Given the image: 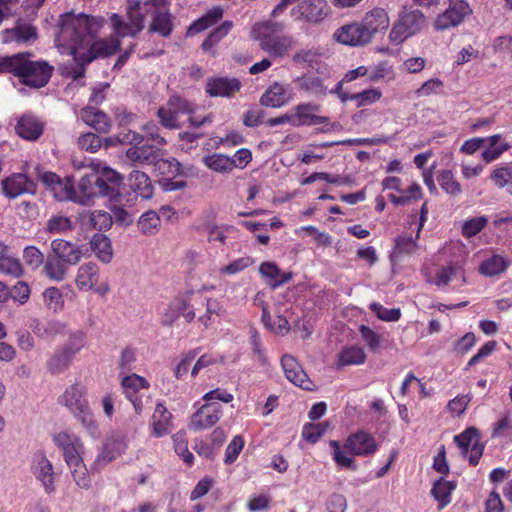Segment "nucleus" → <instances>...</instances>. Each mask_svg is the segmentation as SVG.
<instances>
[{
    "mask_svg": "<svg viewBox=\"0 0 512 512\" xmlns=\"http://www.w3.org/2000/svg\"><path fill=\"white\" fill-rule=\"evenodd\" d=\"M432 282L438 287L453 283V288H460L467 283L465 269L460 262H451L436 272Z\"/></svg>",
    "mask_w": 512,
    "mask_h": 512,
    "instance_id": "obj_16",
    "label": "nucleus"
},
{
    "mask_svg": "<svg viewBox=\"0 0 512 512\" xmlns=\"http://www.w3.org/2000/svg\"><path fill=\"white\" fill-rule=\"evenodd\" d=\"M491 180L498 188H504L512 183V167L503 165L495 168L490 175Z\"/></svg>",
    "mask_w": 512,
    "mask_h": 512,
    "instance_id": "obj_59",
    "label": "nucleus"
},
{
    "mask_svg": "<svg viewBox=\"0 0 512 512\" xmlns=\"http://www.w3.org/2000/svg\"><path fill=\"white\" fill-rule=\"evenodd\" d=\"M69 266L71 265L50 253L43 264V273L51 281L61 282L67 276Z\"/></svg>",
    "mask_w": 512,
    "mask_h": 512,
    "instance_id": "obj_35",
    "label": "nucleus"
},
{
    "mask_svg": "<svg viewBox=\"0 0 512 512\" xmlns=\"http://www.w3.org/2000/svg\"><path fill=\"white\" fill-rule=\"evenodd\" d=\"M124 446L125 445L123 441L112 443L111 436L107 438L102 449L99 451L94 460L93 468L99 470L106 466L108 463L114 460L118 454H120L123 451Z\"/></svg>",
    "mask_w": 512,
    "mask_h": 512,
    "instance_id": "obj_37",
    "label": "nucleus"
},
{
    "mask_svg": "<svg viewBox=\"0 0 512 512\" xmlns=\"http://www.w3.org/2000/svg\"><path fill=\"white\" fill-rule=\"evenodd\" d=\"M329 424L327 422L316 424H305L302 429V437L309 443H316L320 437L326 432Z\"/></svg>",
    "mask_w": 512,
    "mask_h": 512,
    "instance_id": "obj_58",
    "label": "nucleus"
},
{
    "mask_svg": "<svg viewBox=\"0 0 512 512\" xmlns=\"http://www.w3.org/2000/svg\"><path fill=\"white\" fill-rule=\"evenodd\" d=\"M79 146L90 153L97 152L102 147V139L94 133H86L79 137Z\"/></svg>",
    "mask_w": 512,
    "mask_h": 512,
    "instance_id": "obj_64",
    "label": "nucleus"
},
{
    "mask_svg": "<svg viewBox=\"0 0 512 512\" xmlns=\"http://www.w3.org/2000/svg\"><path fill=\"white\" fill-rule=\"evenodd\" d=\"M437 181L441 189L452 197H457L462 193V186L451 170L444 169L439 171Z\"/></svg>",
    "mask_w": 512,
    "mask_h": 512,
    "instance_id": "obj_45",
    "label": "nucleus"
},
{
    "mask_svg": "<svg viewBox=\"0 0 512 512\" xmlns=\"http://www.w3.org/2000/svg\"><path fill=\"white\" fill-rule=\"evenodd\" d=\"M126 157L133 166L156 164L160 170L168 169L172 175L181 174V164L176 159L158 160V151L153 145L132 143Z\"/></svg>",
    "mask_w": 512,
    "mask_h": 512,
    "instance_id": "obj_7",
    "label": "nucleus"
},
{
    "mask_svg": "<svg viewBox=\"0 0 512 512\" xmlns=\"http://www.w3.org/2000/svg\"><path fill=\"white\" fill-rule=\"evenodd\" d=\"M424 23V15L420 11L404 14L393 26L389 38L394 44H400L420 31Z\"/></svg>",
    "mask_w": 512,
    "mask_h": 512,
    "instance_id": "obj_12",
    "label": "nucleus"
},
{
    "mask_svg": "<svg viewBox=\"0 0 512 512\" xmlns=\"http://www.w3.org/2000/svg\"><path fill=\"white\" fill-rule=\"evenodd\" d=\"M75 485L83 490H89L92 480L84 458L67 465Z\"/></svg>",
    "mask_w": 512,
    "mask_h": 512,
    "instance_id": "obj_41",
    "label": "nucleus"
},
{
    "mask_svg": "<svg viewBox=\"0 0 512 512\" xmlns=\"http://www.w3.org/2000/svg\"><path fill=\"white\" fill-rule=\"evenodd\" d=\"M0 273L18 278L23 274V268L19 260L4 254L0 257Z\"/></svg>",
    "mask_w": 512,
    "mask_h": 512,
    "instance_id": "obj_55",
    "label": "nucleus"
},
{
    "mask_svg": "<svg viewBox=\"0 0 512 512\" xmlns=\"http://www.w3.org/2000/svg\"><path fill=\"white\" fill-rule=\"evenodd\" d=\"M81 119L99 133H108L111 128V121L108 116L94 106H87L80 112Z\"/></svg>",
    "mask_w": 512,
    "mask_h": 512,
    "instance_id": "obj_33",
    "label": "nucleus"
},
{
    "mask_svg": "<svg viewBox=\"0 0 512 512\" xmlns=\"http://www.w3.org/2000/svg\"><path fill=\"white\" fill-rule=\"evenodd\" d=\"M173 416L162 402H158L151 419V427L156 437H162L170 433L173 427Z\"/></svg>",
    "mask_w": 512,
    "mask_h": 512,
    "instance_id": "obj_31",
    "label": "nucleus"
},
{
    "mask_svg": "<svg viewBox=\"0 0 512 512\" xmlns=\"http://www.w3.org/2000/svg\"><path fill=\"white\" fill-rule=\"evenodd\" d=\"M58 402L65 406L80 421L82 427L90 436L93 438L98 437V425L90 410L84 389L81 386H69L59 397Z\"/></svg>",
    "mask_w": 512,
    "mask_h": 512,
    "instance_id": "obj_6",
    "label": "nucleus"
},
{
    "mask_svg": "<svg viewBox=\"0 0 512 512\" xmlns=\"http://www.w3.org/2000/svg\"><path fill=\"white\" fill-rule=\"evenodd\" d=\"M143 141V136L134 132L127 131L126 133H121L117 136L107 137L102 140V146L104 147H115L120 144H132L137 143L140 144Z\"/></svg>",
    "mask_w": 512,
    "mask_h": 512,
    "instance_id": "obj_51",
    "label": "nucleus"
},
{
    "mask_svg": "<svg viewBox=\"0 0 512 512\" xmlns=\"http://www.w3.org/2000/svg\"><path fill=\"white\" fill-rule=\"evenodd\" d=\"M509 266V261L501 255H493L483 261L479 266V272L487 277H493L503 273Z\"/></svg>",
    "mask_w": 512,
    "mask_h": 512,
    "instance_id": "obj_43",
    "label": "nucleus"
},
{
    "mask_svg": "<svg viewBox=\"0 0 512 512\" xmlns=\"http://www.w3.org/2000/svg\"><path fill=\"white\" fill-rule=\"evenodd\" d=\"M454 489L455 485L444 479H440L434 483L431 493L439 503V510H442L451 502V493Z\"/></svg>",
    "mask_w": 512,
    "mask_h": 512,
    "instance_id": "obj_44",
    "label": "nucleus"
},
{
    "mask_svg": "<svg viewBox=\"0 0 512 512\" xmlns=\"http://www.w3.org/2000/svg\"><path fill=\"white\" fill-rule=\"evenodd\" d=\"M334 37L339 43L348 46H364L370 42L368 33L360 22L343 25L336 30Z\"/></svg>",
    "mask_w": 512,
    "mask_h": 512,
    "instance_id": "obj_20",
    "label": "nucleus"
},
{
    "mask_svg": "<svg viewBox=\"0 0 512 512\" xmlns=\"http://www.w3.org/2000/svg\"><path fill=\"white\" fill-rule=\"evenodd\" d=\"M298 1L299 0H281L273 9L272 16L276 17L280 15L288 6ZM326 9V0H302L291 10V15L297 20L305 19L307 21L317 22L324 18Z\"/></svg>",
    "mask_w": 512,
    "mask_h": 512,
    "instance_id": "obj_9",
    "label": "nucleus"
},
{
    "mask_svg": "<svg viewBox=\"0 0 512 512\" xmlns=\"http://www.w3.org/2000/svg\"><path fill=\"white\" fill-rule=\"evenodd\" d=\"M320 106L314 103H300L293 108L297 127L313 126L328 122V117L317 115Z\"/></svg>",
    "mask_w": 512,
    "mask_h": 512,
    "instance_id": "obj_27",
    "label": "nucleus"
},
{
    "mask_svg": "<svg viewBox=\"0 0 512 512\" xmlns=\"http://www.w3.org/2000/svg\"><path fill=\"white\" fill-rule=\"evenodd\" d=\"M448 8L434 22L436 30L444 31L461 24L472 10L466 0H447Z\"/></svg>",
    "mask_w": 512,
    "mask_h": 512,
    "instance_id": "obj_11",
    "label": "nucleus"
},
{
    "mask_svg": "<svg viewBox=\"0 0 512 512\" xmlns=\"http://www.w3.org/2000/svg\"><path fill=\"white\" fill-rule=\"evenodd\" d=\"M454 441L462 449V453L466 456L469 452V448L474 447L475 444H479V433L474 427L466 429L464 432L456 435Z\"/></svg>",
    "mask_w": 512,
    "mask_h": 512,
    "instance_id": "obj_50",
    "label": "nucleus"
},
{
    "mask_svg": "<svg viewBox=\"0 0 512 512\" xmlns=\"http://www.w3.org/2000/svg\"><path fill=\"white\" fill-rule=\"evenodd\" d=\"M203 163L209 169L219 173H225L232 170L230 157L224 154L214 153L207 155L203 158Z\"/></svg>",
    "mask_w": 512,
    "mask_h": 512,
    "instance_id": "obj_48",
    "label": "nucleus"
},
{
    "mask_svg": "<svg viewBox=\"0 0 512 512\" xmlns=\"http://www.w3.org/2000/svg\"><path fill=\"white\" fill-rule=\"evenodd\" d=\"M344 448L355 456H370L377 451L378 444L371 434L358 431L347 438Z\"/></svg>",
    "mask_w": 512,
    "mask_h": 512,
    "instance_id": "obj_17",
    "label": "nucleus"
},
{
    "mask_svg": "<svg viewBox=\"0 0 512 512\" xmlns=\"http://www.w3.org/2000/svg\"><path fill=\"white\" fill-rule=\"evenodd\" d=\"M100 280V268L94 262L79 266L75 276V285L79 291L87 292L95 288Z\"/></svg>",
    "mask_w": 512,
    "mask_h": 512,
    "instance_id": "obj_26",
    "label": "nucleus"
},
{
    "mask_svg": "<svg viewBox=\"0 0 512 512\" xmlns=\"http://www.w3.org/2000/svg\"><path fill=\"white\" fill-rule=\"evenodd\" d=\"M419 237L412 238L411 236H400L395 240V248L393 256L399 258L405 254H412L417 249V239Z\"/></svg>",
    "mask_w": 512,
    "mask_h": 512,
    "instance_id": "obj_56",
    "label": "nucleus"
},
{
    "mask_svg": "<svg viewBox=\"0 0 512 512\" xmlns=\"http://www.w3.org/2000/svg\"><path fill=\"white\" fill-rule=\"evenodd\" d=\"M91 249L96 257L104 264H108L113 259V248L110 239L104 235L97 233L90 241Z\"/></svg>",
    "mask_w": 512,
    "mask_h": 512,
    "instance_id": "obj_39",
    "label": "nucleus"
},
{
    "mask_svg": "<svg viewBox=\"0 0 512 512\" xmlns=\"http://www.w3.org/2000/svg\"><path fill=\"white\" fill-rule=\"evenodd\" d=\"M52 442L61 452L66 466L84 458L85 446L77 434L61 430L52 435Z\"/></svg>",
    "mask_w": 512,
    "mask_h": 512,
    "instance_id": "obj_10",
    "label": "nucleus"
},
{
    "mask_svg": "<svg viewBox=\"0 0 512 512\" xmlns=\"http://www.w3.org/2000/svg\"><path fill=\"white\" fill-rule=\"evenodd\" d=\"M40 179L56 200L75 202V185L71 178L61 179L53 172H44Z\"/></svg>",
    "mask_w": 512,
    "mask_h": 512,
    "instance_id": "obj_14",
    "label": "nucleus"
},
{
    "mask_svg": "<svg viewBox=\"0 0 512 512\" xmlns=\"http://www.w3.org/2000/svg\"><path fill=\"white\" fill-rule=\"evenodd\" d=\"M293 99L289 85L273 82L260 98V104L265 107L280 108Z\"/></svg>",
    "mask_w": 512,
    "mask_h": 512,
    "instance_id": "obj_21",
    "label": "nucleus"
},
{
    "mask_svg": "<svg viewBox=\"0 0 512 512\" xmlns=\"http://www.w3.org/2000/svg\"><path fill=\"white\" fill-rule=\"evenodd\" d=\"M260 275L267 279L273 288L287 283L292 275L291 273H281L278 266L273 262H263L259 266Z\"/></svg>",
    "mask_w": 512,
    "mask_h": 512,
    "instance_id": "obj_40",
    "label": "nucleus"
},
{
    "mask_svg": "<svg viewBox=\"0 0 512 512\" xmlns=\"http://www.w3.org/2000/svg\"><path fill=\"white\" fill-rule=\"evenodd\" d=\"M3 194L15 199L23 194H35L36 184L24 173L12 174L1 181Z\"/></svg>",
    "mask_w": 512,
    "mask_h": 512,
    "instance_id": "obj_15",
    "label": "nucleus"
},
{
    "mask_svg": "<svg viewBox=\"0 0 512 512\" xmlns=\"http://www.w3.org/2000/svg\"><path fill=\"white\" fill-rule=\"evenodd\" d=\"M190 308L189 295H179L175 297L161 312L160 322L163 326L173 325L182 312Z\"/></svg>",
    "mask_w": 512,
    "mask_h": 512,
    "instance_id": "obj_30",
    "label": "nucleus"
},
{
    "mask_svg": "<svg viewBox=\"0 0 512 512\" xmlns=\"http://www.w3.org/2000/svg\"><path fill=\"white\" fill-rule=\"evenodd\" d=\"M170 6V0H135L127 8V20L118 14L110 16L113 32L120 36L135 37L144 29L145 13Z\"/></svg>",
    "mask_w": 512,
    "mask_h": 512,
    "instance_id": "obj_5",
    "label": "nucleus"
},
{
    "mask_svg": "<svg viewBox=\"0 0 512 512\" xmlns=\"http://www.w3.org/2000/svg\"><path fill=\"white\" fill-rule=\"evenodd\" d=\"M121 385L126 397H129V395H137L140 389H148L150 386L149 382L144 377L137 374L124 377L121 381Z\"/></svg>",
    "mask_w": 512,
    "mask_h": 512,
    "instance_id": "obj_49",
    "label": "nucleus"
},
{
    "mask_svg": "<svg viewBox=\"0 0 512 512\" xmlns=\"http://www.w3.org/2000/svg\"><path fill=\"white\" fill-rule=\"evenodd\" d=\"M222 406L217 402L203 404L190 418L188 427L192 431H201L214 426L222 417Z\"/></svg>",
    "mask_w": 512,
    "mask_h": 512,
    "instance_id": "obj_13",
    "label": "nucleus"
},
{
    "mask_svg": "<svg viewBox=\"0 0 512 512\" xmlns=\"http://www.w3.org/2000/svg\"><path fill=\"white\" fill-rule=\"evenodd\" d=\"M370 309L383 321H397L401 317V311L398 308L388 309L379 303H372Z\"/></svg>",
    "mask_w": 512,
    "mask_h": 512,
    "instance_id": "obj_63",
    "label": "nucleus"
},
{
    "mask_svg": "<svg viewBox=\"0 0 512 512\" xmlns=\"http://www.w3.org/2000/svg\"><path fill=\"white\" fill-rule=\"evenodd\" d=\"M103 18L86 14H66L61 17L55 44L61 54H69L76 61L89 64L98 57L114 54L122 36L94 41V34L102 27Z\"/></svg>",
    "mask_w": 512,
    "mask_h": 512,
    "instance_id": "obj_1",
    "label": "nucleus"
},
{
    "mask_svg": "<svg viewBox=\"0 0 512 512\" xmlns=\"http://www.w3.org/2000/svg\"><path fill=\"white\" fill-rule=\"evenodd\" d=\"M166 104L169 106V109H172L176 112V114H188L192 115L195 112V106L186 98L173 94L169 97Z\"/></svg>",
    "mask_w": 512,
    "mask_h": 512,
    "instance_id": "obj_54",
    "label": "nucleus"
},
{
    "mask_svg": "<svg viewBox=\"0 0 512 512\" xmlns=\"http://www.w3.org/2000/svg\"><path fill=\"white\" fill-rule=\"evenodd\" d=\"M282 23L264 21L256 23L251 31L252 37L259 42L260 49L271 58H284L295 46L292 36L281 33Z\"/></svg>",
    "mask_w": 512,
    "mask_h": 512,
    "instance_id": "obj_4",
    "label": "nucleus"
},
{
    "mask_svg": "<svg viewBox=\"0 0 512 512\" xmlns=\"http://www.w3.org/2000/svg\"><path fill=\"white\" fill-rule=\"evenodd\" d=\"M42 297L44 306L48 311L57 313L63 310L65 301L59 288L54 286L46 288L42 293Z\"/></svg>",
    "mask_w": 512,
    "mask_h": 512,
    "instance_id": "obj_46",
    "label": "nucleus"
},
{
    "mask_svg": "<svg viewBox=\"0 0 512 512\" xmlns=\"http://www.w3.org/2000/svg\"><path fill=\"white\" fill-rule=\"evenodd\" d=\"M80 221L86 228L99 231L107 230L112 226V216L110 213L101 210L83 212L80 214Z\"/></svg>",
    "mask_w": 512,
    "mask_h": 512,
    "instance_id": "obj_34",
    "label": "nucleus"
},
{
    "mask_svg": "<svg viewBox=\"0 0 512 512\" xmlns=\"http://www.w3.org/2000/svg\"><path fill=\"white\" fill-rule=\"evenodd\" d=\"M121 182L120 174L109 167L84 175L77 188L75 187V202L86 205L92 199L100 196L113 199L119 195Z\"/></svg>",
    "mask_w": 512,
    "mask_h": 512,
    "instance_id": "obj_3",
    "label": "nucleus"
},
{
    "mask_svg": "<svg viewBox=\"0 0 512 512\" xmlns=\"http://www.w3.org/2000/svg\"><path fill=\"white\" fill-rule=\"evenodd\" d=\"M241 87V82L234 77H210L206 81L205 92L210 97L231 98L240 91Z\"/></svg>",
    "mask_w": 512,
    "mask_h": 512,
    "instance_id": "obj_18",
    "label": "nucleus"
},
{
    "mask_svg": "<svg viewBox=\"0 0 512 512\" xmlns=\"http://www.w3.org/2000/svg\"><path fill=\"white\" fill-rule=\"evenodd\" d=\"M254 263V260L251 257L245 256L237 258L233 261H231L228 265H225L220 268L219 272L221 274L226 275H235L242 271H244L246 268L250 267Z\"/></svg>",
    "mask_w": 512,
    "mask_h": 512,
    "instance_id": "obj_60",
    "label": "nucleus"
},
{
    "mask_svg": "<svg viewBox=\"0 0 512 512\" xmlns=\"http://www.w3.org/2000/svg\"><path fill=\"white\" fill-rule=\"evenodd\" d=\"M366 361L364 349L358 345L344 347L338 354L337 367L342 368L351 365H361Z\"/></svg>",
    "mask_w": 512,
    "mask_h": 512,
    "instance_id": "obj_38",
    "label": "nucleus"
},
{
    "mask_svg": "<svg viewBox=\"0 0 512 512\" xmlns=\"http://www.w3.org/2000/svg\"><path fill=\"white\" fill-rule=\"evenodd\" d=\"M360 23L368 33L370 41L376 33L387 30L390 25L388 14L382 8H375L367 12Z\"/></svg>",
    "mask_w": 512,
    "mask_h": 512,
    "instance_id": "obj_29",
    "label": "nucleus"
},
{
    "mask_svg": "<svg viewBox=\"0 0 512 512\" xmlns=\"http://www.w3.org/2000/svg\"><path fill=\"white\" fill-rule=\"evenodd\" d=\"M70 218L63 215H53L46 222V230L51 234H62L72 230Z\"/></svg>",
    "mask_w": 512,
    "mask_h": 512,
    "instance_id": "obj_53",
    "label": "nucleus"
},
{
    "mask_svg": "<svg viewBox=\"0 0 512 512\" xmlns=\"http://www.w3.org/2000/svg\"><path fill=\"white\" fill-rule=\"evenodd\" d=\"M170 6L159 8L151 13L149 33L159 34L161 37H169L174 29V16L170 12Z\"/></svg>",
    "mask_w": 512,
    "mask_h": 512,
    "instance_id": "obj_24",
    "label": "nucleus"
},
{
    "mask_svg": "<svg viewBox=\"0 0 512 512\" xmlns=\"http://www.w3.org/2000/svg\"><path fill=\"white\" fill-rule=\"evenodd\" d=\"M84 345V333L77 332L72 334L69 340L66 343H64L60 348L55 350L53 355L48 359V371L53 375H57L66 371L71 365L74 356L80 352Z\"/></svg>",
    "mask_w": 512,
    "mask_h": 512,
    "instance_id": "obj_8",
    "label": "nucleus"
},
{
    "mask_svg": "<svg viewBox=\"0 0 512 512\" xmlns=\"http://www.w3.org/2000/svg\"><path fill=\"white\" fill-rule=\"evenodd\" d=\"M172 438L176 454L180 456L186 464L192 465L194 461V456L188 449V442L185 438V434L178 432L175 435H173Z\"/></svg>",
    "mask_w": 512,
    "mask_h": 512,
    "instance_id": "obj_57",
    "label": "nucleus"
},
{
    "mask_svg": "<svg viewBox=\"0 0 512 512\" xmlns=\"http://www.w3.org/2000/svg\"><path fill=\"white\" fill-rule=\"evenodd\" d=\"M223 13L224 10L221 6H214L213 8L209 9L204 16L196 20L189 27L188 32L190 34H197L206 30L208 27L218 22L223 17Z\"/></svg>",
    "mask_w": 512,
    "mask_h": 512,
    "instance_id": "obj_42",
    "label": "nucleus"
},
{
    "mask_svg": "<svg viewBox=\"0 0 512 512\" xmlns=\"http://www.w3.org/2000/svg\"><path fill=\"white\" fill-rule=\"evenodd\" d=\"M30 53H16L0 58V73H11L30 88L46 86L54 71L53 65L45 60H31Z\"/></svg>",
    "mask_w": 512,
    "mask_h": 512,
    "instance_id": "obj_2",
    "label": "nucleus"
},
{
    "mask_svg": "<svg viewBox=\"0 0 512 512\" xmlns=\"http://www.w3.org/2000/svg\"><path fill=\"white\" fill-rule=\"evenodd\" d=\"M130 189L144 200L151 199L154 193V188L149 176L139 170H133L128 177Z\"/></svg>",
    "mask_w": 512,
    "mask_h": 512,
    "instance_id": "obj_32",
    "label": "nucleus"
},
{
    "mask_svg": "<svg viewBox=\"0 0 512 512\" xmlns=\"http://www.w3.org/2000/svg\"><path fill=\"white\" fill-rule=\"evenodd\" d=\"M488 147L482 151L481 157L486 163H491L511 148V145L506 142L500 134H495L486 137Z\"/></svg>",
    "mask_w": 512,
    "mask_h": 512,
    "instance_id": "obj_36",
    "label": "nucleus"
},
{
    "mask_svg": "<svg viewBox=\"0 0 512 512\" xmlns=\"http://www.w3.org/2000/svg\"><path fill=\"white\" fill-rule=\"evenodd\" d=\"M52 255L74 266L82 259V251L79 246L64 239H55L51 242Z\"/></svg>",
    "mask_w": 512,
    "mask_h": 512,
    "instance_id": "obj_28",
    "label": "nucleus"
},
{
    "mask_svg": "<svg viewBox=\"0 0 512 512\" xmlns=\"http://www.w3.org/2000/svg\"><path fill=\"white\" fill-rule=\"evenodd\" d=\"M281 366L288 381L305 390L311 389V381L297 360L291 355H283Z\"/></svg>",
    "mask_w": 512,
    "mask_h": 512,
    "instance_id": "obj_23",
    "label": "nucleus"
},
{
    "mask_svg": "<svg viewBox=\"0 0 512 512\" xmlns=\"http://www.w3.org/2000/svg\"><path fill=\"white\" fill-rule=\"evenodd\" d=\"M44 123L35 115L26 113L22 115L15 126L19 137L28 141L37 140L43 133Z\"/></svg>",
    "mask_w": 512,
    "mask_h": 512,
    "instance_id": "obj_25",
    "label": "nucleus"
},
{
    "mask_svg": "<svg viewBox=\"0 0 512 512\" xmlns=\"http://www.w3.org/2000/svg\"><path fill=\"white\" fill-rule=\"evenodd\" d=\"M157 116L163 127L168 129L179 128L178 114L172 109H169L167 104L158 109Z\"/></svg>",
    "mask_w": 512,
    "mask_h": 512,
    "instance_id": "obj_62",
    "label": "nucleus"
},
{
    "mask_svg": "<svg viewBox=\"0 0 512 512\" xmlns=\"http://www.w3.org/2000/svg\"><path fill=\"white\" fill-rule=\"evenodd\" d=\"M233 23L231 21H224L220 26L210 32L208 37L202 43V49L209 51L216 45L222 38H224L232 29Z\"/></svg>",
    "mask_w": 512,
    "mask_h": 512,
    "instance_id": "obj_52",
    "label": "nucleus"
},
{
    "mask_svg": "<svg viewBox=\"0 0 512 512\" xmlns=\"http://www.w3.org/2000/svg\"><path fill=\"white\" fill-rule=\"evenodd\" d=\"M2 42L5 44H31L38 38L37 29L30 23L17 21L13 28L1 32Z\"/></svg>",
    "mask_w": 512,
    "mask_h": 512,
    "instance_id": "obj_19",
    "label": "nucleus"
},
{
    "mask_svg": "<svg viewBox=\"0 0 512 512\" xmlns=\"http://www.w3.org/2000/svg\"><path fill=\"white\" fill-rule=\"evenodd\" d=\"M33 473L39 480L47 494L55 491V473L52 462L43 453H38L34 458Z\"/></svg>",
    "mask_w": 512,
    "mask_h": 512,
    "instance_id": "obj_22",
    "label": "nucleus"
},
{
    "mask_svg": "<svg viewBox=\"0 0 512 512\" xmlns=\"http://www.w3.org/2000/svg\"><path fill=\"white\" fill-rule=\"evenodd\" d=\"M137 225L143 234L153 235L160 227V217L156 211L149 210L140 216Z\"/></svg>",
    "mask_w": 512,
    "mask_h": 512,
    "instance_id": "obj_47",
    "label": "nucleus"
},
{
    "mask_svg": "<svg viewBox=\"0 0 512 512\" xmlns=\"http://www.w3.org/2000/svg\"><path fill=\"white\" fill-rule=\"evenodd\" d=\"M488 218L480 216L466 220L462 225L463 236L470 238L477 235L487 224Z\"/></svg>",
    "mask_w": 512,
    "mask_h": 512,
    "instance_id": "obj_61",
    "label": "nucleus"
}]
</instances>
